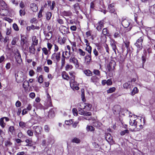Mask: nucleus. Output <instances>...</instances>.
<instances>
[{
  "instance_id": "7",
  "label": "nucleus",
  "mask_w": 155,
  "mask_h": 155,
  "mask_svg": "<svg viewBox=\"0 0 155 155\" xmlns=\"http://www.w3.org/2000/svg\"><path fill=\"white\" fill-rule=\"evenodd\" d=\"M70 63L74 64L76 67L79 66L78 60L74 57H71L69 60Z\"/></svg>"
},
{
  "instance_id": "64",
  "label": "nucleus",
  "mask_w": 155,
  "mask_h": 155,
  "mask_svg": "<svg viewBox=\"0 0 155 155\" xmlns=\"http://www.w3.org/2000/svg\"><path fill=\"white\" fill-rule=\"evenodd\" d=\"M15 106L17 107H20L21 106V102L19 101H17L15 103Z\"/></svg>"
},
{
  "instance_id": "3",
  "label": "nucleus",
  "mask_w": 155,
  "mask_h": 155,
  "mask_svg": "<svg viewBox=\"0 0 155 155\" xmlns=\"http://www.w3.org/2000/svg\"><path fill=\"white\" fill-rule=\"evenodd\" d=\"M61 58V53L60 52L54 53L51 56V59L52 60L56 61L57 62L59 61Z\"/></svg>"
},
{
  "instance_id": "50",
  "label": "nucleus",
  "mask_w": 155,
  "mask_h": 155,
  "mask_svg": "<svg viewBox=\"0 0 155 155\" xmlns=\"http://www.w3.org/2000/svg\"><path fill=\"white\" fill-rule=\"evenodd\" d=\"M129 133V131L127 130H124L121 131L120 133V134L121 136L124 135L126 134Z\"/></svg>"
},
{
  "instance_id": "51",
  "label": "nucleus",
  "mask_w": 155,
  "mask_h": 155,
  "mask_svg": "<svg viewBox=\"0 0 155 155\" xmlns=\"http://www.w3.org/2000/svg\"><path fill=\"white\" fill-rule=\"evenodd\" d=\"M147 37L150 40V42L152 44V45H153L155 44V40L153 39H151L150 37L149 36L148 34L147 35Z\"/></svg>"
},
{
  "instance_id": "12",
  "label": "nucleus",
  "mask_w": 155,
  "mask_h": 155,
  "mask_svg": "<svg viewBox=\"0 0 155 155\" xmlns=\"http://www.w3.org/2000/svg\"><path fill=\"white\" fill-rule=\"evenodd\" d=\"M61 32L63 34H68L69 33V28L66 26H62L61 29Z\"/></svg>"
},
{
  "instance_id": "62",
  "label": "nucleus",
  "mask_w": 155,
  "mask_h": 155,
  "mask_svg": "<svg viewBox=\"0 0 155 155\" xmlns=\"http://www.w3.org/2000/svg\"><path fill=\"white\" fill-rule=\"evenodd\" d=\"M43 11V10L41 9L39 11L38 13V17L39 18L41 17L42 16V12Z\"/></svg>"
},
{
  "instance_id": "34",
  "label": "nucleus",
  "mask_w": 155,
  "mask_h": 155,
  "mask_svg": "<svg viewBox=\"0 0 155 155\" xmlns=\"http://www.w3.org/2000/svg\"><path fill=\"white\" fill-rule=\"evenodd\" d=\"M19 126L22 128L25 129L27 125L25 123L20 121L19 123Z\"/></svg>"
},
{
  "instance_id": "6",
  "label": "nucleus",
  "mask_w": 155,
  "mask_h": 155,
  "mask_svg": "<svg viewBox=\"0 0 155 155\" xmlns=\"http://www.w3.org/2000/svg\"><path fill=\"white\" fill-rule=\"evenodd\" d=\"M116 65V63L114 60H111L107 66V68L109 72L114 70Z\"/></svg>"
},
{
  "instance_id": "21",
  "label": "nucleus",
  "mask_w": 155,
  "mask_h": 155,
  "mask_svg": "<svg viewBox=\"0 0 155 155\" xmlns=\"http://www.w3.org/2000/svg\"><path fill=\"white\" fill-rule=\"evenodd\" d=\"M85 104V110H86V111L90 110L92 106L91 104L88 103Z\"/></svg>"
},
{
  "instance_id": "32",
  "label": "nucleus",
  "mask_w": 155,
  "mask_h": 155,
  "mask_svg": "<svg viewBox=\"0 0 155 155\" xmlns=\"http://www.w3.org/2000/svg\"><path fill=\"white\" fill-rule=\"evenodd\" d=\"M149 10L151 14L155 15V4L150 7Z\"/></svg>"
},
{
  "instance_id": "36",
  "label": "nucleus",
  "mask_w": 155,
  "mask_h": 155,
  "mask_svg": "<svg viewBox=\"0 0 155 155\" xmlns=\"http://www.w3.org/2000/svg\"><path fill=\"white\" fill-rule=\"evenodd\" d=\"M6 124L4 122L3 118H1L0 119V126L2 128H4Z\"/></svg>"
},
{
  "instance_id": "18",
  "label": "nucleus",
  "mask_w": 155,
  "mask_h": 155,
  "mask_svg": "<svg viewBox=\"0 0 155 155\" xmlns=\"http://www.w3.org/2000/svg\"><path fill=\"white\" fill-rule=\"evenodd\" d=\"M102 33L104 35H107V36H110V34L109 31L107 28H104L102 31Z\"/></svg>"
},
{
  "instance_id": "1",
  "label": "nucleus",
  "mask_w": 155,
  "mask_h": 155,
  "mask_svg": "<svg viewBox=\"0 0 155 155\" xmlns=\"http://www.w3.org/2000/svg\"><path fill=\"white\" fill-rule=\"evenodd\" d=\"M85 103H81L78 105V112L79 114L86 116H90L91 115V113L90 112L86 111L85 110Z\"/></svg>"
},
{
  "instance_id": "28",
  "label": "nucleus",
  "mask_w": 155,
  "mask_h": 155,
  "mask_svg": "<svg viewBox=\"0 0 155 155\" xmlns=\"http://www.w3.org/2000/svg\"><path fill=\"white\" fill-rule=\"evenodd\" d=\"M29 51L31 53L35 54V48L34 45H32L29 48Z\"/></svg>"
},
{
  "instance_id": "58",
  "label": "nucleus",
  "mask_w": 155,
  "mask_h": 155,
  "mask_svg": "<svg viewBox=\"0 0 155 155\" xmlns=\"http://www.w3.org/2000/svg\"><path fill=\"white\" fill-rule=\"evenodd\" d=\"M27 134L30 136H32L33 135V132L32 131L30 130H28L27 132Z\"/></svg>"
},
{
  "instance_id": "13",
  "label": "nucleus",
  "mask_w": 155,
  "mask_h": 155,
  "mask_svg": "<svg viewBox=\"0 0 155 155\" xmlns=\"http://www.w3.org/2000/svg\"><path fill=\"white\" fill-rule=\"evenodd\" d=\"M33 128L35 130V132L38 134L41 133L42 130L41 127L40 126H34Z\"/></svg>"
},
{
  "instance_id": "31",
  "label": "nucleus",
  "mask_w": 155,
  "mask_h": 155,
  "mask_svg": "<svg viewBox=\"0 0 155 155\" xmlns=\"http://www.w3.org/2000/svg\"><path fill=\"white\" fill-rule=\"evenodd\" d=\"M134 17L135 21L137 23L139 24V23L141 22L142 20L140 19V18L138 17L137 14H134Z\"/></svg>"
},
{
  "instance_id": "30",
  "label": "nucleus",
  "mask_w": 155,
  "mask_h": 155,
  "mask_svg": "<svg viewBox=\"0 0 155 155\" xmlns=\"http://www.w3.org/2000/svg\"><path fill=\"white\" fill-rule=\"evenodd\" d=\"M71 142L73 143H79L81 142V140L79 138L75 137L72 140Z\"/></svg>"
},
{
  "instance_id": "25",
  "label": "nucleus",
  "mask_w": 155,
  "mask_h": 155,
  "mask_svg": "<svg viewBox=\"0 0 155 155\" xmlns=\"http://www.w3.org/2000/svg\"><path fill=\"white\" fill-rule=\"evenodd\" d=\"M84 74L87 76H90L92 75V73L89 70H85L84 71Z\"/></svg>"
},
{
  "instance_id": "9",
  "label": "nucleus",
  "mask_w": 155,
  "mask_h": 155,
  "mask_svg": "<svg viewBox=\"0 0 155 155\" xmlns=\"http://www.w3.org/2000/svg\"><path fill=\"white\" fill-rule=\"evenodd\" d=\"M84 59L86 64H89L91 61V54H87L85 57Z\"/></svg>"
},
{
  "instance_id": "26",
  "label": "nucleus",
  "mask_w": 155,
  "mask_h": 155,
  "mask_svg": "<svg viewBox=\"0 0 155 155\" xmlns=\"http://www.w3.org/2000/svg\"><path fill=\"white\" fill-rule=\"evenodd\" d=\"M133 120V122H132L131 120L130 119L129 120L130 124L132 126H135L136 127H137L138 126V125L137 124V122L135 120Z\"/></svg>"
},
{
  "instance_id": "54",
  "label": "nucleus",
  "mask_w": 155,
  "mask_h": 155,
  "mask_svg": "<svg viewBox=\"0 0 155 155\" xmlns=\"http://www.w3.org/2000/svg\"><path fill=\"white\" fill-rule=\"evenodd\" d=\"M13 29L16 31H18L19 30L18 27L17 25L15 24L14 23L13 25Z\"/></svg>"
},
{
  "instance_id": "40",
  "label": "nucleus",
  "mask_w": 155,
  "mask_h": 155,
  "mask_svg": "<svg viewBox=\"0 0 155 155\" xmlns=\"http://www.w3.org/2000/svg\"><path fill=\"white\" fill-rule=\"evenodd\" d=\"M138 92V90L137 88L135 87H134L131 92V94L132 95H134L135 94L137 93Z\"/></svg>"
},
{
  "instance_id": "63",
  "label": "nucleus",
  "mask_w": 155,
  "mask_h": 155,
  "mask_svg": "<svg viewBox=\"0 0 155 155\" xmlns=\"http://www.w3.org/2000/svg\"><path fill=\"white\" fill-rule=\"evenodd\" d=\"M106 81V84L107 85H110L112 84V81L110 79L107 80Z\"/></svg>"
},
{
  "instance_id": "27",
  "label": "nucleus",
  "mask_w": 155,
  "mask_h": 155,
  "mask_svg": "<svg viewBox=\"0 0 155 155\" xmlns=\"http://www.w3.org/2000/svg\"><path fill=\"white\" fill-rule=\"evenodd\" d=\"M115 42V41L114 40H113V42H111L110 43V45H111L112 48L113 50H114V51L115 53H116V50H117V51H118V50L117 48V46H116V44L114 43Z\"/></svg>"
},
{
  "instance_id": "59",
  "label": "nucleus",
  "mask_w": 155,
  "mask_h": 155,
  "mask_svg": "<svg viewBox=\"0 0 155 155\" xmlns=\"http://www.w3.org/2000/svg\"><path fill=\"white\" fill-rule=\"evenodd\" d=\"M74 9L77 10H78L80 9L79 4L78 3H77L75 4L74 5Z\"/></svg>"
},
{
  "instance_id": "4",
  "label": "nucleus",
  "mask_w": 155,
  "mask_h": 155,
  "mask_svg": "<svg viewBox=\"0 0 155 155\" xmlns=\"http://www.w3.org/2000/svg\"><path fill=\"white\" fill-rule=\"evenodd\" d=\"M106 23L105 18L100 21L97 24V29L99 31H101L102 28L104 27V25Z\"/></svg>"
},
{
  "instance_id": "49",
  "label": "nucleus",
  "mask_w": 155,
  "mask_h": 155,
  "mask_svg": "<svg viewBox=\"0 0 155 155\" xmlns=\"http://www.w3.org/2000/svg\"><path fill=\"white\" fill-rule=\"evenodd\" d=\"M15 130L14 127L13 126H10L9 127L8 131L9 132H10L12 134H13Z\"/></svg>"
},
{
  "instance_id": "38",
  "label": "nucleus",
  "mask_w": 155,
  "mask_h": 155,
  "mask_svg": "<svg viewBox=\"0 0 155 155\" xmlns=\"http://www.w3.org/2000/svg\"><path fill=\"white\" fill-rule=\"evenodd\" d=\"M52 16V14L50 12H48L46 13V17L48 20H49Z\"/></svg>"
},
{
  "instance_id": "46",
  "label": "nucleus",
  "mask_w": 155,
  "mask_h": 155,
  "mask_svg": "<svg viewBox=\"0 0 155 155\" xmlns=\"http://www.w3.org/2000/svg\"><path fill=\"white\" fill-rule=\"evenodd\" d=\"M92 48L90 46H87L85 48V50L88 53V54H91Z\"/></svg>"
},
{
  "instance_id": "41",
  "label": "nucleus",
  "mask_w": 155,
  "mask_h": 155,
  "mask_svg": "<svg viewBox=\"0 0 155 155\" xmlns=\"http://www.w3.org/2000/svg\"><path fill=\"white\" fill-rule=\"evenodd\" d=\"M66 39L65 38H63L62 39H59L58 40V42L61 45H63L66 42Z\"/></svg>"
},
{
  "instance_id": "22",
  "label": "nucleus",
  "mask_w": 155,
  "mask_h": 155,
  "mask_svg": "<svg viewBox=\"0 0 155 155\" xmlns=\"http://www.w3.org/2000/svg\"><path fill=\"white\" fill-rule=\"evenodd\" d=\"M74 72L73 71H70L69 72V74L71 76L70 80V83H73L74 82Z\"/></svg>"
},
{
  "instance_id": "53",
  "label": "nucleus",
  "mask_w": 155,
  "mask_h": 155,
  "mask_svg": "<svg viewBox=\"0 0 155 155\" xmlns=\"http://www.w3.org/2000/svg\"><path fill=\"white\" fill-rule=\"evenodd\" d=\"M11 33V28L6 29V35H10Z\"/></svg>"
},
{
  "instance_id": "2",
  "label": "nucleus",
  "mask_w": 155,
  "mask_h": 155,
  "mask_svg": "<svg viewBox=\"0 0 155 155\" xmlns=\"http://www.w3.org/2000/svg\"><path fill=\"white\" fill-rule=\"evenodd\" d=\"M144 38V36H142L137 40L135 43V46L137 48V52H139L142 48V42Z\"/></svg>"
},
{
  "instance_id": "29",
  "label": "nucleus",
  "mask_w": 155,
  "mask_h": 155,
  "mask_svg": "<svg viewBox=\"0 0 155 155\" xmlns=\"http://www.w3.org/2000/svg\"><path fill=\"white\" fill-rule=\"evenodd\" d=\"M5 145L6 147H9L11 146L12 143L11 142L10 138L5 141Z\"/></svg>"
},
{
  "instance_id": "33",
  "label": "nucleus",
  "mask_w": 155,
  "mask_h": 155,
  "mask_svg": "<svg viewBox=\"0 0 155 155\" xmlns=\"http://www.w3.org/2000/svg\"><path fill=\"white\" fill-rule=\"evenodd\" d=\"M117 60L119 62L120 64H122L124 61V58L123 57L120 55L117 58Z\"/></svg>"
},
{
  "instance_id": "15",
  "label": "nucleus",
  "mask_w": 155,
  "mask_h": 155,
  "mask_svg": "<svg viewBox=\"0 0 155 155\" xmlns=\"http://www.w3.org/2000/svg\"><path fill=\"white\" fill-rule=\"evenodd\" d=\"M48 116L49 118H52L55 116L54 111L53 109L50 110L48 112Z\"/></svg>"
},
{
  "instance_id": "57",
  "label": "nucleus",
  "mask_w": 155,
  "mask_h": 155,
  "mask_svg": "<svg viewBox=\"0 0 155 155\" xmlns=\"http://www.w3.org/2000/svg\"><path fill=\"white\" fill-rule=\"evenodd\" d=\"M44 130L46 132H48L50 130V128L48 125H45L44 127Z\"/></svg>"
},
{
  "instance_id": "20",
  "label": "nucleus",
  "mask_w": 155,
  "mask_h": 155,
  "mask_svg": "<svg viewBox=\"0 0 155 155\" xmlns=\"http://www.w3.org/2000/svg\"><path fill=\"white\" fill-rule=\"evenodd\" d=\"M62 76L63 78L65 80H68L69 79V77L65 71H63L62 74Z\"/></svg>"
},
{
  "instance_id": "16",
  "label": "nucleus",
  "mask_w": 155,
  "mask_h": 155,
  "mask_svg": "<svg viewBox=\"0 0 155 155\" xmlns=\"http://www.w3.org/2000/svg\"><path fill=\"white\" fill-rule=\"evenodd\" d=\"M15 76L16 80L18 83L23 81L24 80V78L22 77L20 79H19L18 78V75L17 73H15Z\"/></svg>"
},
{
  "instance_id": "52",
  "label": "nucleus",
  "mask_w": 155,
  "mask_h": 155,
  "mask_svg": "<svg viewBox=\"0 0 155 155\" xmlns=\"http://www.w3.org/2000/svg\"><path fill=\"white\" fill-rule=\"evenodd\" d=\"M38 81L40 83H42L43 82V78L42 75H40L38 77Z\"/></svg>"
},
{
  "instance_id": "60",
  "label": "nucleus",
  "mask_w": 155,
  "mask_h": 155,
  "mask_svg": "<svg viewBox=\"0 0 155 155\" xmlns=\"http://www.w3.org/2000/svg\"><path fill=\"white\" fill-rule=\"evenodd\" d=\"M20 15L21 16L24 15L25 14V10L21 9L19 11Z\"/></svg>"
},
{
  "instance_id": "48",
  "label": "nucleus",
  "mask_w": 155,
  "mask_h": 155,
  "mask_svg": "<svg viewBox=\"0 0 155 155\" xmlns=\"http://www.w3.org/2000/svg\"><path fill=\"white\" fill-rule=\"evenodd\" d=\"M93 73L95 75L98 76H100L101 74L100 72L98 70L94 69L93 71Z\"/></svg>"
},
{
  "instance_id": "10",
  "label": "nucleus",
  "mask_w": 155,
  "mask_h": 155,
  "mask_svg": "<svg viewBox=\"0 0 155 155\" xmlns=\"http://www.w3.org/2000/svg\"><path fill=\"white\" fill-rule=\"evenodd\" d=\"M105 138L107 141L108 142L113 143L114 142V141L112 139V137L109 133H108L106 134Z\"/></svg>"
},
{
  "instance_id": "42",
  "label": "nucleus",
  "mask_w": 155,
  "mask_h": 155,
  "mask_svg": "<svg viewBox=\"0 0 155 155\" xmlns=\"http://www.w3.org/2000/svg\"><path fill=\"white\" fill-rule=\"evenodd\" d=\"M87 130V131H92L94 130V128L91 126L87 125L86 127Z\"/></svg>"
},
{
  "instance_id": "45",
  "label": "nucleus",
  "mask_w": 155,
  "mask_h": 155,
  "mask_svg": "<svg viewBox=\"0 0 155 155\" xmlns=\"http://www.w3.org/2000/svg\"><path fill=\"white\" fill-rule=\"evenodd\" d=\"M116 89L115 87H111L107 91V92L108 93H112L114 92Z\"/></svg>"
},
{
  "instance_id": "23",
  "label": "nucleus",
  "mask_w": 155,
  "mask_h": 155,
  "mask_svg": "<svg viewBox=\"0 0 155 155\" xmlns=\"http://www.w3.org/2000/svg\"><path fill=\"white\" fill-rule=\"evenodd\" d=\"M63 15L66 16H69L72 15V13L70 11H64L62 13Z\"/></svg>"
},
{
  "instance_id": "47",
  "label": "nucleus",
  "mask_w": 155,
  "mask_h": 155,
  "mask_svg": "<svg viewBox=\"0 0 155 155\" xmlns=\"http://www.w3.org/2000/svg\"><path fill=\"white\" fill-rule=\"evenodd\" d=\"M73 68V66L72 65L68 64L66 65L65 67V70L66 71H67L69 69H71Z\"/></svg>"
},
{
  "instance_id": "11",
  "label": "nucleus",
  "mask_w": 155,
  "mask_h": 155,
  "mask_svg": "<svg viewBox=\"0 0 155 155\" xmlns=\"http://www.w3.org/2000/svg\"><path fill=\"white\" fill-rule=\"evenodd\" d=\"M26 39V37L24 36L21 35V45L23 47L25 44L27 42Z\"/></svg>"
},
{
  "instance_id": "55",
  "label": "nucleus",
  "mask_w": 155,
  "mask_h": 155,
  "mask_svg": "<svg viewBox=\"0 0 155 155\" xmlns=\"http://www.w3.org/2000/svg\"><path fill=\"white\" fill-rule=\"evenodd\" d=\"M1 4L2 6L4 8H7V5L4 1H2L1 2Z\"/></svg>"
},
{
  "instance_id": "43",
  "label": "nucleus",
  "mask_w": 155,
  "mask_h": 155,
  "mask_svg": "<svg viewBox=\"0 0 155 155\" xmlns=\"http://www.w3.org/2000/svg\"><path fill=\"white\" fill-rule=\"evenodd\" d=\"M46 37L48 39H50L52 37V33L51 31H49L46 35Z\"/></svg>"
},
{
  "instance_id": "24",
  "label": "nucleus",
  "mask_w": 155,
  "mask_h": 155,
  "mask_svg": "<svg viewBox=\"0 0 155 155\" xmlns=\"http://www.w3.org/2000/svg\"><path fill=\"white\" fill-rule=\"evenodd\" d=\"M15 58L16 61L18 63L20 64L22 62L21 54H18V55H16Z\"/></svg>"
},
{
  "instance_id": "8",
  "label": "nucleus",
  "mask_w": 155,
  "mask_h": 155,
  "mask_svg": "<svg viewBox=\"0 0 155 155\" xmlns=\"http://www.w3.org/2000/svg\"><path fill=\"white\" fill-rule=\"evenodd\" d=\"M115 109L114 110V113L116 114H123L122 111L123 110L121 108V107L120 105H117L115 107Z\"/></svg>"
},
{
  "instance_id": "14",
  "label": "nucleus",
  "mask_w": 155,
  "mask_h": 155,
  "mask_svg": "<svg viewBox=\"0 0 155 155\" xmlns=\"http://www.w3.org/2000/svg\"><path fill=\"white\" fill-rule=\"evenodd\" d=\"M40 118V117L38 116L36 113L35 112V113L32 115L31 120H34L35 121H38L39 120Z\"/></svg>"
},
{
  "instance_id": "61",
  "label": "nucleus",
  "mask_w": 155,
  "mask_h": 155,
  "mask_svg": "<svg viewBox=\"0 0 155 155\" xmlns=\"http://www.w3.org/2000/svg\"><path fill=\"white\" fill-rule=\"evenodd\" d=\"M43 52L45 55H47L48 53V51L47 49L45 48H43L42 49Z\"/></svg>"
},
{
  "instance_id": "5",
  "label": "nucleus",
  "mask_w": 155,
  "mask_h": 155,
  "mask_svg": "<svg viewBox=\"0 0 155 155\" xmlns=\"http://www.w3.org/2000/svg\"><path fill=\"white\" fill-rule=\"evenodd\" d=\"M122 26L125 28H128V29L130 30L132 28L131 25L130 24V22L128 20L126 19H123L121 22Z\"/></svg>"
},
{
  "instance_id": "19",
  "label": "nucleus",
  "mask_w": 155,
  "mask_h": 155,
  "mask_svg": "<svg viewBox=\"0 0 155 155\" xmlns=\"http://www.w3.org/2000/svg\"><path fill=\"white\" fill-rule=\"evenodd\" d=\"M131 82H128L124 84L123 85L124 87L126 89H128L131 88Z\"/></svg>"
},
{
  "instance_id": "44",
  "label": "nucleus",
  "mask_w": 155,
  "mask_h": 155,
  "mask_svg": "<svg viewBox=\"0 0 155 155\" xmlns=\"http://www.w3.org/2000/svg\"><path fill=\"white\" fill-rule=\"evenodd\" d=\"M47 98L48 99V102L49 105V106L50 107L52 105L51 99V97L48 93L47 94Z\"/></svg>"
},
{
  "instance_id": "39",
  "label": "nucleus",
  "mask_w": 155,
  "mask_h": 155,
  "mask_svg": "<svg viewBox=\"0 0 155 155\" xmlns=\"http://www.w3.org/2000/svg\"><path fill=\"white\" fill-rule=\"evenodd\" d=\"M32 41H33V45H36L38 43V40L36 38L35 36H34L32 38Z\"/></svg>"
},
{
  "instance_id": "35",
  "label": "nucleus",
  "mask_w": 155,
  "mask_h": 155,
  "mask_svg": "<svg viewBox=\"0 0 155 155\" xmlns=\"http://www.w3.org/2000/svg\"><path fill=\"white\" fill-rule=\"evenodd\" d=\"M78 53L82 57L84 56L85 54V52L81 48L78 49Z\"/></svg>"
},
{
  "instance_id": "56",
  "label": "nucleus",
  "mask_w": 155,
  "mask_h": 155,
  "mask_svg": "<svg viewBox=\"0 0 155 155\" xmlns=\"http://www.w3.org/2000/svg\"><path fill=\"white\" fill-rule=\"evenodd\" d=\"M55 5V2L53 1L52 2V4L50 5V8L51 10H53L54 9V6Z\"/></svg>"
},
{
  "instance_id": "37",
  "label": "nucleus",
  "mask_w": 155,
  "mask_h": 155,
  "mask_svg": "<svg viewBox=\"0 0 155 155\" xmlns=\"http://www.w3.org/2000/svg\"><path fill=\"white\" fill-rule=\"evenodd\" d=\"M23 86L25 89L27 87H29V85L28 81H24L23 84Z\"/></svg>"
},
{
  "instance_id": "17",
  "label": "nucleus",
  "mask_w": 155,
  "mask_h": 155,
  "mask_svg": "<svg viewBox=\"0 0 155 155\" xmlns=\"http://www.w3.org/2000/svg\"><path fill=\"white\" fill-rule=\"evenodd\" d=\"M99 78L96 76H92L91 79V81L95 83L98 82Z\"/></svg>"
}]
</instances>
